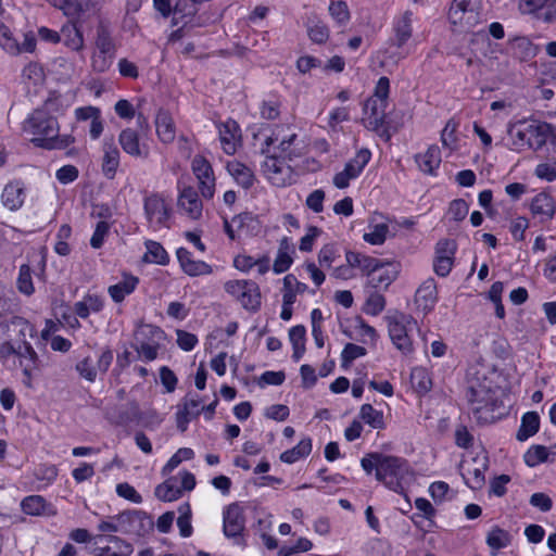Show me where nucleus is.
I'll list each match as a JSON object with an SVG mask.
<instances>
[{
	"label": "nucleus",
	"instance_id": "1",
	"mask_svg": "<svg viewBox=\"0 0 556 556\" xmlns=\"http://www.w3.org/2000/svg\"><path fill=\"white\" fill-rule=\"evenodd\" d=\"M413 476V469L407 459L382 454L380 468H377L375 475L377 481L384 484L386 488L395 492H404V483Z\"/></svg>",
	"mask_w": 556,
	"mask_h": 556
},
{
	"label": "nucleus",
	"instance_id": "2",
	"mask_svg": "<svg viewBox=\"0 0 556 556\" xmlns=\"http://www.w3.org/2000/svg\"><path fill=\"white\" fill-rule=\"evenodd\" d=\"M58 97L50 96L42 109L35 110L24 122V130L36 137H49L60 130L58 119L49 111L52 109Z\"/></svg>",
	"mask_w": 556,
	"mask_h": 556
},
{
	"label": "nucleus",
	"instance_id": "3",
	"mask_svg": "<svg viewBox=\"0 0 556 556\" xmlns=\"http://www.w3.org/2000/svg\"><path fill=\"white\" fill-rule=\"evenodd\" d=\"M112 519L119 521L122 533L126 535L143 538L154 529L152 517L141 509H126L113 516Z\"/></svg>",
	"mask_w": 556,
	"mask_h": 556
},
{
	"label": "nucleus",
	"instance_id": "4",
	"mask_svg": "<svg viewBox=\"0 0 556 556\" xmlns=\"http://www.w3.org/2000/svg\"><path fill=\"white\" fill-rule=\"evenodd\" d=\"M494 389L486 384L485 381L481 382L479 380L471 381L466 390V400L471 407V413L473 417L479 422H488L490 420H494L495 416H483V410L488 403H491V395Z\"/></svg>",
	"mask_w": 556,
	"mask_h": 556
},
{
	"label": "nucleus",
	"instance_id": "5",
	"mask_svg": "<svg viewBox=\"0 0 556 556\" xmlns=\"http://www.w3.org/2000/svg\"><path fill=\"white\" fill-rule=\"evenodd\" d=\"M245 529L244 509L239 503H231L223 510V532L228 539L240 544Z\"/></svg>",
	"mask_w": 556,
	"mask_h": 556
},
{
	"label": "nucleus",
	"instance_id": "6",
	"mask_svg": "<svg viewBox=\"0 0 556 556\" xmlns=\"http://www.w3.org/2000/svg\"><path fill=\"white\" fill-rule=\"evenodd\" d=\"M277 154L267 155L262 165L263 173L271 185L276 187H286L292 184L294 168L291 165H285Z\"/></svg>",
	"mask_w": 556,
	"mask_h": 556
},
{
	"label": "nucleus",
	"instance_id": "7",
	"mask_svg": "<svg viewBox=\"0 0 556 556\" xmlns=\"http://www.w3.org/2000/svg\"><path fill=\"white\" fill-rule=\"evenodd\" d=\"M143 208L151 227L154 229H159L161 227L169 228L168 220L170 217V208L160 194L153 193L146 197Z\"/></svg>",
	"mask_w": 556,
	"mask_h": 556
},
{
	"label": "nucleus",
	"instance_id": "8",
	"mask_svg": "<svg viewBox=\"0 0 556 556\" xmlns=\"http://www.w3.org/2000/svg\"><path fill=\"white\" fill-rule=\"evenodd\" d=\"M191 168L199 180V189L205 199H212L215 192V176L211 163L202 155H195Z\"/></svg>",
	"mask_w": 556,
	"mask_h": 556
},
{
	"label": "nucleus",
	"instance_id": "9",
	"mask_svg": "<svg viewBox=\"0 0 556 556\" xmlns=\"http://www.w3.org/2000/svg\"><path fill=\"white\" fill-rule=\"evenodd\" d=\"M519 10L547 24L556 22V0H520Z\"/></svg>",
	"mask_w": 556,
	"mask_h": 556
},
{
	"label": "nucleus",
	"instance_id": "10",
	"mask_svg": "<svg viewBox=\"0 0 556 556\" xmlns=\"http://www.w3.org/2000/svg\"><path fill=\"white\" fill-rule=\"evenodd\" d=\"M415 324L410 316L402 315V320L389 321V336L392 343L404 354L413 351V343L408 334L407 325Z\"/></svg>",
	"mask_w": 556,
	"mask_h": 556
},
{
	"label": "nucleus",
	"instance_id": "11",
	"mask_svg": "<svg viewBox=\"0 0 556 556\" xmlns=\"http://www.w3.org/2000/svg\"><path fill=\"white\" fill-rule=\"evenodd\" d=\"M201 403L202 400L197 394L192 395L190 392L181 400V404L178 405L176 413V426L181 433L187 431L192 419L200 416Z\"/></svg>",
	"mask_w": 556,
	"mask_h": 556
},
{
	"label": "nucleus",
	"instance_id": "12",
	"mask_svg": "<svg viewBox=\"0 0 556 556\" xmlns=\"http://www.w3.org/2000/svg\"><path fill=\"white\" fill-rule=\"evenodd\" d=\"M139 130L127 127L118 135V143L123 151L136 159H147L149 156V147L140 141Z\"/></svg>",
	"mask_w": 556,
	"mask_h": 556
},
{
	"label": "nucleus",
	"instance_id": "13",
	"mask_svg": "<svg viewBox=\"0 0 556 556\" xmlns=\"http://www.w3.org/2000/svg\"><path fill=\"white\" fill-rule=\"evenodd\" d=\"M553 128L554 125L546 122L533 119L527 123L528 147L533 150H540L547 140L551 141Z\"/></svg>",
	"mask_w": 556,
	"mask_h": 556
},
{
	"label": "nucleus",
	"instance_id": "14",
	"mask_svg": "<svg viewBox=\"0 0 556 556\" xmlns=\"http://www.w3.org/2000/svg\"><path fill=\"white\" fill-rule=\"evenodd\" d=\"M219 140L224 152L232 155L237 151V142L241 138L240 126L235 119H227L218 125Z\"/></svg>",
	"mask_w": 556,
	"mask_h": 556
},
{
	"label": "nucleus",
	"instance_id": "15",
	"mask_svg": "<svg viewBox=\"0 0 556 556\" xmlns=\"http://www.w3.org/2000/svg\"><path fill=\"white\" fill-rule=\"evenodd\" d=\"M21 509L24 514L29 516H55L58 510L55 506L48 502L41 495H28L21 502Z\"/></svg>",
	"mask_w": 556,
	"mask_h": 556
},
{
	"label": "nucleus",
	"instance_id": "16",
	"mask_svg": "<svg viewBox=\"0 0 556 556\" xmlns=\"http://www.w3.org/2000/svg\"><path fill=\"white\" fill-rule=\"evenodd\" d=\"M438 301L437 282L433 278L425 280L415 293V303L425 314L434 308Z\"/></svg>",
	"mask_w": 556,
	"mask_h": 556
},
{
	"label": "nucleus",
	"instance_id": "17",
	"mask_svg": "<svg viewBox=\"0 0 556 556\" xmlns=\"http://www.w3.org/2000/svg\"><path fill=\"white\" fill-rule=\"evenodd\" d=\"M399 264H381L378 261V269L369 275V285L374 289L386 290L397 278Z\"/></svg>",
	"mask_w": 556,
	"mask_h": 556
},
{
	"label": "nucleus",
	"instance_id": "18",
	"mask_svg": "<svg viewBox=\"0 0 556 556\" xmlns=\"http://www.w3.org/2000/svg\"><path fill=\"white\" fill-rule=\"evenodd\" d=\"M508 48L511 55L521 62H527L534 59L540 48L534 45L527 36H516L508 40Z\"/></svg>",
	"mask_w": 556,
	"mask_h": 556
},
{
	"label": "nucleus",
	"instance_id": "19",
	"mask_svg": "<svg viewBox=\"0 0 556 556\" xmlns=\"http://www.w3.org/2000/svg\"><path fill=\"white\" fill-rule=\"evenodd\" d=\"M413 13L405 11L400 17L393 22V37L390 39L391 46L402 48L412 38L413 35Z\"/></svg>",
	"mask_w": 556,
	"mask_h": 556
},
{
	"label": "nucleus",
	"instance_id": "20",
	"mask_svg": "<svg viewBox=\"0 0 556 556\" xmlns=\"http://www.w3.org/2000/svg\"><path fill=\"white\" fill-rule=\"evenodd\" d=\"M531 213L538 217L540 222L544 223L551 220L556 211V205L553 197L546 192L538 193L530 205Z\"/></svg>",
	"mask_w": 556,
	"mask_h": 556
},
{
	"label": "nucleus",
	"instance_id": "21",
	"mask_svg": "<svg viewBox=\"0 0 556 556\" xmlns=\"http://www.w3.org/2000/svg\"><path fill=\"white\" fill-rule=\"evenodd\" d=\"M178 205L192 219H198L202 215V202L197 190L192 187H186L182 189L178 198Z\"/></svg>",
	"mask_w": 556,
	"mask_h": 556
},
{
	"label": "nucleus",
	"instance_id": "22",
	"mask_svg": "<svg viewBox=\"0 0 556 556\" xmlns=\"http://www.w3.org/2000/svg\"><path fill=\"white\" fill-rule=\"evenodd\" d=\"M25 187L21 180L9 182L2 192V203L11 211H16L22 207L25 200Z\"/></svg>",
	"mask_w": 556,
	"mask_h": 556
},
{
	"label": "nucleus",
	"instance_id": "23",
	"mask_svg": "<svg viewBox=\"0 0 556 556\" xmlns=\"http://www.w3.org/2000/svg\"><path fill=\"white\" fill-rule=\"evenodd\" d=\"M155 128L159 139L165 143H172L176 138V126L170 113L160 110L155 117Z\"/></svg>",
	"mask_w": 556,
	"mask_h": 556
},
{
	"label": "nucleus",
	"instance_id": "24",
	"mask_svg": "<svg viewBox=\"0 0 556 556\" xmlns=\"http://www.w3.org/2000/svg\"><path fill=\"white\" fill-rule=\"evenodd\" d=\"M138 283V277L130 274H124L123 280L110 286L108 292L115 303H121L127 295L131 294L136 290Z\"/></svg>",
	"mask_w": 556,
	"mask_h": 556
},
{
	"label": "nucleus",
	"instance_id": "25",
	"mask_svg": "<svg viewBox=\"0 0 556 556\" xmlns=\"http://www.w3.org/2000/svg\"><path fill=\"white\" fill-rule=\"evenodd\" d=\"M35 147L46 150H64L75 142L72 135H59V131L49 137H36L31 139Z\"/></svg>",
	"mask_w": 556,
	"mask_h": 556
},
{
	"label": "nucleus",
	"instance_id": "26",
	"mask_svg": "<svg viewBox=\"0 0 556 556\" xmlns=\"http://www.w3.org/2000/svg\"><path fill=\"white\" fill-rule=\"evenodd\" d=\"M165 337V331L161 327L151 324L140 325L135 332L136 343L141 344H155L161 346V342Z\"/></svg>",
	"mask_w": 556,
	"mask_h": 556
},
{
	"label": "nucleus",
	"instance_id": "27",
	"mask_svg": "<svg viewBox=\"0 0 556 556\" xmlns=\"http://www.w3.org/2000/svg\"><path fill=\"white\" fill-rule=\"evenodd\" d=\"M63 42L73 51H79L84 47V37L80 28L74 22L64 24L60 31V42Z\"/></svg>",
	"mask_w": 556,
	"mask_h": 556
},
{
	"label": "nucleus",
	"instance_id": "28",
	"mask_svg": "<svg viewBox=\"0 0 556 556\" xmlns=\"http://www.w3.org/2000/svg\"><path fill=\"white\" fill-rule=\"evenodd\" d=\"M416 162L422 173L434 175L441 164L440 148L435 144L430 146L425 153L416 155Z\"/></svg>",
	"mask_w": 556,
	"mask_h": 556
},
{
	"label": "nucleus",
	"instance_id": "29",
	"mask_svg": "<svg viewBox=\"0 0 556 556\" xmlns=\"http://www.w3.org/2000/svg\"><path fill=\"white\" fill-rule=\"evenodd\" d=\"M540 430V416L536 412H527L521 417L520 427L516 433L519 442H525Z\"/></svg>",
	"mask_w": 556,
	"mask_h": 556
},
{
	"label": "nucleus",
	"instance_id": "30",
	"mask_svg": "<svg viewBox=\"0 0 556 556\" xmlns=\"http://www.w3.org/2000/svg\"><path fill=\"white\" fill-rule=\"evenodd\" d=\"M119 165V150L113 142H104L102 172L108 179H113Z\"/></svg>",
	"mask_w": 556,
	"mask_h": 556
},
{
	"label": "nucleus",
	"instance_id": "31",
	"mask_svg": "<svg viewBox=\"0 0 556 556\" xmlns=\"http://www.w3.org/2000/svg\"><path fill=\"white\" fill-rule=\"evenodd\" d=\"M277 149L279 150L277 155L286 162H293L303 154L302 147L299 146V138L296 134H292L282 139Z\"/></svg>",
	"mask_w": 556,
	"mask_h": 556
},
{
	"label": "nucleus",
	"instance_id": "32",
	"mask_svg": "<svg viewBox=\"0 0 556 556\" xmlns=\"http://www.w3.org/2000/svg\"><path fill=\"white\" fill-rule=\"evenodd\" d=\"M227 170L242 188L250 189L254 185V174L243 163L238 161L229 162Z\"/></svg>",
	"mask_w": 556,
	"mask_h": 556
},
{
	"label": "nucleus",
	"instance_id": "33",
	"mask_svg": "<svg viewBox=\"0 0 556 556\" xmlns=\"http://www.w3.org/2000/svg\"><path fill=\"white\" fill-rule=\"evenodd\" d=\"M346 263L352 265V268H359L364 275L368 276L378 269V260L361 253L348 251L345 254Z\"/></svg>",
	"mask_w": 556,
	"mask_h": 556
},
{
	"label": "nucleus",
	"instance_id": "34",
	"mask_svg": "<svg viewBox=\"0 0 556 556\" xmlns=\"http://www.w3.org/2000/svg\"><path fill=\"white\" fill-rule=\"evenodd\" d=\"M96 47L99 53L115 55V45L112 39L110 27L103 21H101L97 26Z\"/></svg>",
	"mask_w": 556,
	"mask_h": 556
},
{
	"label": "nucleus",
	"instance_id": "35",
	"mask_svg": "<svg viewBox=\"0 0 556 556\" xmlns=\"http://www.w3.org/2000/svg\"><path fill=\"white\" fill-rule=\"evenodd\" d=\"M312 439L306 437L302 439L294 447L280 454V460L286 464H293L301 458L308 456L312 452Z\"/></svg>",
	"mask_w": 556,
	"mask_h": 556
},
{
	"label": "nucleus",
	"instance_id": "36",
	"mask_svg": "<svg viewBox=\"0 0 556 556\" xmlns=\"http://www.w3.org/2000/svg\"><path fill=\"white\" fill-rule=\"evenodd\" d=\"M15 355L21 358V366H23V372L26 376H30V371L36 367L38 355L31 344L27 341H23L17 348H15Z\"/></svg>",
	"mask_w": 556,
	"mask_h": 556
},
{
	"label": "nucleus",
	"instance_id": "37",
	"mask_svg": "<svg viewBox=\"0 0 556 556\" xmlns=\"http://www.w3.org/2000/svg\"><path fill=\"white\" fill-rule=\"evenodd\" d=\"M154 494L162 502H173L182 495V490L177 485L176 477H170L155 488Z\"/></svg>",
	"mask_w": 556,
	"mask_h": 556
},
{
	"label": "nucleus",
	"instance_id": "38",
	"mask_svg": "<svg viewBox=\"0 0 556 556\" xmlns=\"http://www.w3.org/2000/svg\"><path fill=\"white\" fill-rule=\"evenodd\" d=\"M473 9L471 8V0H453L448 11V18L454 24H468L470 25V16L465 21L467 14H472Z\"/></svg>",
	"mask_w": 556,
	"mask_h": 556
},
{
	"label": "nucleus",
	"instance_id": "39",
	"mask_svg": "<svg viewBox=\"0 0 556 556\" xmlns=\"http://www.w3.org/2000/svg\"><path fill=\"white\" fill-rule=\"evenodd\" d=\"M359 417L374 429H383L384 419L383 413L374 408L371 404H363L359 410Z\"/></svg>",
	"mask_w": 556,
	"mask_h": 556
},
{
	"label": "nucleus",
	"instance_id": "40",
	"mask_svg": "<svg viewBox=\"0 0 556 556\" xmlns=\"http://www.w3.org/2000/svg\"><path fill=\"white\" fill-rule=\"evenodd\" d=\"M281 100L276 94H269L260 106L261 117L267 121H275L280 115Z\"/></svg>",
	"mask_w": 556,
	"mask_h": 556
},
{
	"label": "nucleus",
	"instance_id": "41",
	"mask_svg": "<svg viewBox=\"0 0 556 556\" xmlns=\"http://www.w3.org/2000/svg\"><path fill=\"white\" fill-rule=\"evenodd\" d=\"M147 253L144 260L159 265H167L169 256L163 245L156 241L149 240L146 243Z\"/></svg>",
	"mask_w": 556,
	"mask_h": 556
},
{
	"label": "nucleus",
	"instance_id": "42",
	"mask_svg": "<svg viewBox=\"0 0 556 556\" xmlns=\"http://www.w3.org/2000/svg\"><path fill=\"white\" fill-rule=\"evenodd\" d=\"M488 457H484L482 464L480 467H476L473 469H467V473L470 476V478H467L465 473H463V478L465 480V483L471 489V490H480L485 483V477L484 472L488 469Z\"/></svg>",
	"mask_w": 556,
	"mask_h": 556
},
{
	"label": "nucleus",
	"instance_id": "43",
	"mask_svg": "<svg viewBox=\"0 0 556 556\" xmlns=\"http://www.w3.org/2000/svg\"><path fill=\"white\" fill-rule=\"evenodd\" d=\"M254 288H245L244 292L239 298L242 307L250 312H257L261 307V291L258 285L254 281Z\"/></svg>",
	"mask_w": 556,
	"mask_h": 556
},
{
	"label": "nucleus",
	"instance_id": "44",
	"mask_svg": "<svg viewBox=\"0 0 556 556\" xmlns=\"http://www.w3.org/2000/svg\"><path fill=\"white\" fill-rule=\"evenodd\" d=\"M328 10L329 14L331 15V17L333 18L338 26L343 27L349 23L351 14L349 5L345 1L331 0Z\"/></svg>",
	"mask_w": 556,
	"mask_h": 556
},
{
	"label": "nucleus",
	"instance_id": "45",
	"mask_svg": "<svg viewBox=\"0 0 556 556\" xmlns=\"http://www.w3.org/2000/svg\"><path fill=\"white\" fill-rule=\"evenodd\" d=\"M17 290L29 296L35 292V287L33 283L31 268L28 264H23L20 266L18 276L16 279Z\"/></svg>",
	"mask_w": 556,
	"mask_h": 556
},
{
	"label": "nucleus",
	"instance_id": "46",
	"mask_svg": "<svg viewBox=\"0 0 556 556\" xmlns=\"http://www.w3.org/2000/svg\"><path fill=\"white\" fill-rule=\"evenodd\" d=\"M178 511L180 514L177 519V526L179 528V533L182 538H189L193 532V528L191 526L192 514H191L190 504L188 502L182 503L179 506Z\"/></svg>",
	"mask_w": 556,
	"mask_h": 556
},
{
	"label": "nucleus",
	"instance_id": "47",
	"mask_svg": "<svg viewBox=\"0 0 556 556\" xmlns=\"http://www.w3.org/2000/svg\"><path fill=\"white\" fill-rule=\"evenodd\" d=\"M507 131L516 149L519 150L526 146L528 147L527 122L518 121L517 123L510 125Z\"/></svg>",
	"mask_w": 556,
	"mask_h": 556
},
{
	"label": "nucleus",
	"instance_id": "48",
	"mask_svg": "<svg viewBox=\"0 0 556 556\" xmlns=\"http://www.w3.org/2000/svg\"><path fill=\"white\" fill-rule=\"evenodd\" d=\"M370 159V150L367 148H362L356 152L355 156L345 164V167L354 170L353 173H355V177H358L363 173L366 165L369 163Z\"/></svg>",
	"mask_w": 556,
	"mask_h": 556
},
{
	"label": "nucleus",
	"instance_id": "49",
	"mask_svg": "<svg viewBox=\"0 0 556 556\" xmlns=\"http://www.w3.org/2000/svg\"><path fill=\"white\" fill-rule=\"evenodd\" d=\"M548 450L544 445H532L523 455L525 463L529 467H535L545 463L548 458Z\"/></svg>",
	"mask_w": 556,
	"mask_h": 556
},
{
	"label": "nucleus",
	"instance_id": "50",
	"mask_svg": "<svg viewBox=\"0 0 556 556\" xmlns=\"http://www.w3.org/2000/svg\"><path fill=\"white\" fill-rule=\"evenodd\" d=\"M510 543L509 534L507 531L494 526L488 533L486 544L493 549H501Z\"/></svg>",
	"mask_w": 556,
	"mask_h": 556
},
{
	"label": "nucleus",
	"instance_id": "51",
	"mask_svg": "<svg viewBox=\"0 0 556 556\" xmlns=\"http://www.w3.org/2000/svg\"><path fill=\"white\" fill-rule=\"evenodd\" d=\"M366 354L367 350L364 346L346 343L341 353V367L344 369L349 368L354 359L365 356Z\"/></svg>",
	"mask_w": 556,
	"mask_h": 556
},
{
	"label": "nucleus",
	"instance_id": "52",
	"mask_svg": "<svg viewBox=\"0 0 556 556\" xmlns=\"http://www.w3.org/2000/svg\"><path fill=\"white\" fill-rule=\"evenodd\" d=\"M307 34L312 41L324 43L329 38V28L321 21H311L307 27Z\"/></svg>",
	"mask_w": 556,
	"mask_h": 556
},
{
	"label": "nucleus",
	"instance_id": "53",
	"mask_svg": "<svg viewBox=\"0 0 556 556\" xmlns=\"http://www.w3.org/2000/svg\"><path fill=\"white\" fill-rule=\"evenodd\" d=\"M97 539H105L109 543L114 544V551L112 552V556H129L134 551L132 545L130 543L126 542L125 540L116 535H98Z\"/></svg>",
	"mask_w": 556,
	"mask_h": 556
},
{
	"label": "nucleus",
	"instance_id": "54",
	"mask_svg": "<svg viewBox=\"0 0 556 556\" xmlns=\"http://www.w3.org/2000/svg\"><path fill=\"white\" fill-rule=\"evenodd\" d=\"M340 256L339 249L334 243L325 244L318 252V263L324 268H330L332 263Z\"/></svg>",
	"mask_w": 556,
	"mask_h": 556
},
{
	"label": "nucleus",
	"instance_id": "55",
	"mask_svg": "<svg viewBox=\"0 0 556 556\" xmlns=\"http://www.w3.org/2000/svg\"><path fill=\"white\" fill-rule=\"evenodd\" d=\"M388 232L389 226L387 224H377L370 232L364 233L363 239L372 245H380L384 243Z\"/></svg>",
	"mask_w": 556,
	"mask_h": 556
},
{
	"label": "nucleus",
	"instance_id": "56",
	"mask_svg": "<svg viewBox=\"0 0 556 556\" xmlns=\"http://www.w3.org/2000/svg\"><path fill=\"white\" fill-rule=\"evenodd\" d=\"M386 307V299L382 294L371 293L365 303L364 312L371 316L379 315Z\"/></svg>",
	"mask_w": 556,
	"mask_h": 556
},
{
	"label": "nucleus",
	"instance_id": "57",
	"mask_svg": "<svg viewBox=\"0 0 556 556\" xmlns=\"http://www.w3.org/2000/svg\"><path fill=\"white\" fill-rule=\"evenodd\" d=\"M248 287H252L255 289L254 287V281L253 280H228L225 282L224 285V289L225 291L230 294L231 296H233L237 301L239 300V298L241 296V294L244 292L245 288Z\"/></svg>",
	"mask_w": 556,
	"mask_h": 556
},
{
	"label": "nucleus",
	"instance_id": "58",
	"mask_svg": "<svg viewBox=\"0 0 556 556\" xmlns=\"http://www.w3.org/2000/svg\"><path fill=\"white\" fill-rule=\"evenodd\" d=\"M469 212V204L464 199H455L450 203L448 215L454 222H462Z\"/></svg>",
	"mask_w": 556,
	"mask_h": 556
},
{
	"label": "nucleus",
	"instance_id": "59",
	"mask_svg": "<svg viewBox=\"0 0 556 556\" xmlns=\"http://www.w3.org/2000/svg\"><path fill=\"white\" fill-rule=\"evenodd\" d=\"M458 124L454 119H448L441 132L442 144L446 148L454 149L456 147Z\"/></svg>",
	"mask_w": 556,
	"mask_h": 556
},
{
	"label": "nucleus",
	"instance_id": "60",
	"mask_svg": "<svg viewBox=\"0 0 556 556\" xmlns=\"http://www.w3.org/2000/svg\"><path fill=\"white\" fill-rule=\"evenodd\" d=\"M182 271L191 277L210 275L213 273V268L210 264L204 261L192 260Z\"/></svg>",
	"mask_w": 556,
	"mask_h": 556
},
{
	"label": "nucleus",
	"instance_id": "61",
	"mask_svg": "<svg viewBox=\"0 0 556 556\" xmlns=\"http://www.w3.org/2000/svg\"><path fill=\"white\" fill-rule=\"evenodd\" d=\"M382 454L383 453L371 452V453L366 454L361 459V466H362L363 470L367 475L372 473L374 470H375V473H376L377 472V468H380L381 460H382Z\"/></svg>",
	"mask_w": 556,
	"mask_h": 556
},
{
	"label": "nucleus",
	"instance_id": "62",
	"mask_svg": "<svg viewBox=\"0 0 556 556\" xmlns=\"http://www.w3.org/2000/svg\"><path fill=\"white\" fill-rule=\"evenodd\" d=\"M415 507L421 513V517L429 521V526H434L433 518L435 517L437 510L432 504L425 497H417L415 500Z\"/></svg>",
	"mask_w": 556,
	"mask_h": 556
},
{
	"label": "nucleus",
	"instance_id": "63",
	"mask_svg": "<svg viewBox=\"0 0 556 556\" xmlns=\"http://www.w3.org/2000/svg\"><path fill=\"white\" fill-rule=\"evenodd\" d=\"M76 370L80 377L87 381L93 382L97 378V368L92 364V359L87 356L76 364Z\"/></svg>",
	"mask_w": 556,
	"mask_h": 556
},
{
	"label": "nucleus",
	"instance_id": "64",
	"mask_svg": "<svg viewBox=\"0 0 556 556\" xmlns=\"http://www.w3.org/2000/svg\"><path fill=\"white\" fill-rule=\"evenodd\" d=\"M79 176V170L74 165H64L55 173L58 181L62 185H67L75 181Z\"/></svg>",
	"mask_w": 556,
	"mask_h": 556
}]
</instances>
